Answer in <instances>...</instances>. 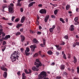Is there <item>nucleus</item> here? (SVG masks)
Returning a JSON list of instances; mask_svg holds the SVG:
<instances>
[{
    "label": "nucleus",
    "instance_id": "1",
    "mask_svg": "<svg viewBox=\"0 0 79 79\" xmlns=\"http://www.w3.org/2000/svg\"><path fill=\"white\" fill-rule=\"evenodd\" d=\"M20 55L19 52L18 51H15L12 54L10 57V59L12 62L16 61V60H18V58H19V55Z\"/></svg>",
    "mask_w": 79,
    "mask_h": 79
},
{
    "label": "nucleus",
    "instance_id": "2",
    "mask_svg": "<svg viewBox=\"0 0 79 79\" xmlns=\"http://www.w3.org/2000/svg\"><path fill=\"white\" fill-rule=\"evenodd\" d=\"M47 76L48 75L47 74V72L43 71L38 75L37 79H42L43 78L47 77Z\"/></svg>",
    "mask_w": 79,
    "mask_h": 79
},
{
    "label": "nucleus",
    "instance_id": "3",
    "mask_svg": "<svg viewBox=\"0 0 79 79\" xmlns=\"http://www.w3.org/2000/svg\"><path fill=\"white\" fill-rule=\"evenodd\" d=\"M10 6H9V11L10 13H14V10H13V7L14 6V4L13 3H10Z\"/></svg>",
    "mask_w": 79,
    "mask_h": 79
},
{
    "label": "nucleus",
    "instance_id": "4",
    "mask_svg": "<svg viewBox=\"0 0 79 79\" xmlns=\"http://www.w3.org/2000/svg\"><path fill=\"white\" fill-rule=\"evenodd\" d=\"M36 62H35V65H36V67L37 68H39V66H42V64L40 63V60H39V59H37L36 60Z\"/></svg>",
    "mask_w": 79,
    "mask_h": 79
},
{
    "label": "nucleus",
    "instance_id": "5",
    "mask_svg": "<svg viewBox=\"0 0 79 79\" xmlns=\"http://www.w3.org/2000/svg\"><path fill=\"white\" fill-rule=\"evenodd\" d=\"M40 12L41 14H46L47 10L45 9H41L40 11Z\"/></svg>",
    "mask_w": 79,
    "mask_h": 79
},
{
    "label": "nucleus",
    "instance_id": "6",
    "mask_svg": "<svg viewBox=\"0 0 79 79\" xmlns=\"http://www.w3.org/2000/svg\"><path fill=\"white\" fill-rule=\"evenodd\" d=\"M10 37H11V36H10V35H8L5 36L4 39L5 40H8V39H10Z\"/></svg>",
    "mask_w": 79,
    "mask_h": 79
},
{
    "label": "nucleus",
    "instance_id": "7",
    "mask_svg": "<svg viewBox=\"0 0 79 79\" xmlns=\"http://www.w3.org/2000/svg\"><path fill=\"white\" fill-rule=\"evenodd\" d=\"M20 37L21 42H24V40H25V37L24 36L21 35H20Z\"/></svg>",
    "mask_w": 79,
    "mask_h": 79
},
{
    "label": "nucleus",
    "instance_id": "8",
    "mask_svg": "<svg viewBox=\"0 0 79 79\" xmlns=\"http://www.w3.org/2000/svg\"><path fill=\"white\" fill-rule=\"evenodd\" d=\"M49 18V15H48L46 16L44 19V22L45 23H47V21H48V19Z\"/></svg>",
    "mask_w": 79,
    "mask_h": 79
},
{
    "label": "nucleus",
    "instance_id": "9",
    "mask_svg": "<svg viewBox=\"0 0 79 79\" xmlns=\"http://www.w3.org/2000/svg\"><path fill=\"white\" fill-rule=\"evenodd\" d=\"M32 69L33 71H39V69L37 68L35 66L33 67L32 68Z\"/></svg>",
    "mask_w": 79,
    "mask_h": 79
},
{
    "label": "nucleus",
    "instance_id": "10",
    "mask_svg": "<svg viewBox=\"0 0 79 79\" xmlns=\"http://www.w3.org/2000/svg\"><path fill=\"white\" fill-rule=\"evenodd\" d=\"M25 17L24 16H23L22 17L21 19V22L22 23H23L24 22V20H25Z\"/></svg>",
    "mask_w": 79,
    "mask_h": 79
},
{
    "label": "nucleus",
    "instance_id": "11",
    "mask_svg": "<svg viewBox=\"0 0 79 79\" xmlns=\"http://www.w3.org/2000/svg\"><path fill=\"white\" fill-rule=\"evenodd\" d=\"M35 2H33L31 3L28 5V7H31V6H32V5H33L34 4H35Z\"/></svg>",
    "mask_w": 79,
    "mask_h": 79
},
{
    "label": "nucleus",
    "instance_id": "12",
    "mask_svg": "<svg viewBox=\"0 0 79 79\" xmlns=\"http://www.w3.org/2000/svg\"><path fill=\"white\" fill-rule=\"evenodd\" d=\"M43 42L44 44H41L40 45L41 47H44V45H45V40H43Z\"/></svg>",
    "mask_w": 79,
    "mask_h": 79
},
{
    "label": "nucleus",
    "instance_id": "13",
    "mask_svg": "<svg viewBox=\"0 0 79 79\" xmlns=\"http://www.w3.org/2000/svg\"><path fill=\"white\" fill-rule=\"evenodd\" d=\"M33 43H35V44H36L37 43H39V41H38V40H37L35 38L33 39Z\"/></svg>",
    "mask_w": 79,
    "mask_h": 79
},
{
    "label": "nucleus",
    "instance_id": "14",
    "mask_svg": "<svg viewBox=\"0 0 79 79\" xmlns=\"http://www.w3.org/2000/svg\"><path fill=\"white\" fill-rule=\"evenodd\" d=\"M60 68L61 70H64V69L65 67L64 66V65H60Z\"/></svg>",
    "mask_w": 79,
    "mask_h": 79
},
{
    "label": "nucleus",
    "instance_id": "15",
    "mask_svg": "<svg viewBox=\"0 0 79 79\" xmlns=\"http://www.w3.org/2000/svg\"><path fill=\"white\" fill-rule=\"evenodd\" d=\"M4 74H3V76L4 78H6V77H7V73L6 72H4Z\"/></svg>",
    "mask_w": 79,
    "mask_h": 79
},
{
    "label": "nucleus",
    "instance_id": "16",
    "mask_svg": "<svg viewBox=\"0 0 79 79\" xmlns=\"http://www.w3.org/2000/svg\"><path fill=\"white\" fill-rule=\"evenodd\" d=\"M22 79H26V77L25 76V73H23L22 74Z\"/></svg>",
    "mask_w": 79,
    "mask_h": 79
},
{
    "label": "nucleus",
    "instance_id": "17",
    "mask_svg": "<svg viewBox=\"0 0 79 79\" xmlns=\"http://www.w3.org/2000/svg\"><path fill=\"white\" fill-rule=\"evenodd\" d=\"M30 48H36V45L35 44L31 45L30 46Z\"/></svg>",
    "mask_w": 79,
    "mask_h": 79
},
{
    "label": "nucleus",
    "instance_id": "18",
    "mask_svg": "<svg viewBox=\"0 0 79 79\" xmlns=\"http://www.w3.org/2000/svg\"><path fill=\"white\" fill-rule=\"evenodd\" d=\"M1 68L2 70L3 71H7V69L4 67H2Z\"/></svg>",
    "mask_w": 79,
    "mask_h": 79
},
{
    "label": "nucleus",
    "instance_id": "19",
    "mask_svg": "<svg viewBox=\"0 0 79 79\" xmlns=\"http://www.w3.org/2000/svg\"><path fill=\"white\" fill-rule=\"evenodd\" d=\"M47 53L49 55H52V54H53V52H52L51 51H48Z\"/></svg>",
    "mask_w": 79,
    "mask_h": 79
},
{
    "label": "nucleus",
    "instance_id": "20",
    "mask_svg": "<svg viewBox=\"0 0 79 79\" xmlns=\"http://www.w3.org/2000/svg\"><path fill=\"white\" fill-rule=\"evenodd\" d=\"M73 59H74L73 62L74 63H76V62H77V59L76 58V57L74 56L73 57Z\"/></svg>",
    "mask_w": 79,
    "mask_h": 79
},
{
    "label": "nucleus",
    "instance_id": "21",
    "mask_svg": "<svg viewBox=\"0 0 79 79\" xmlns=\"http://www.w3.org/2000/svg\"><path fill=\"white\" fill-rule=\"evenodd\" d=\"M22 25H23V24H22L21 23L20 24H18L16 26L17 28H19V27L22 26Z\"/></svg>",
    "mask_w": 79,
    "mask_h": 79
},
{
    "label": "nucleus",
    "instance_id": "22",
    "mask_svg": "<svg viewBox=\"0 0 79 79\" xmlns=\"http://www.w3.org/2000/svg\"><path fill=\"white\" fill-rule=\"evenodd\" d=\"M30 51V49L28 47L26 48V50L25 51V52H29Z\"/></svg>",
    "mask_w": 79,
    "mask_h": 79
},
{
    "label": "nucleus",
    "instance_id": "23",
    "mask_svg": "<svg viewBox=\"0 0 79 79\" xmlns=\"http://www.w3.org/2000/svg\"><path fill=\"white\" fill-rule=\"evenodd\" d=\"M70 8V6L69 5H67L66 6V10H68Z\"/></svg>",
    "mask_w": 79,
    "mask_h": 79
},
{
    "label": "nucleus",
    "instance_id": "24",
    "mask_svg": "<svg viewBox=\"0 0 79 79\" xmlns=\"http://www.w3.org/2000/svg\"><path fill=\"white\" fill-rule=\"evenodd\" d=\"M60 21H61L62 23H65V22H64V21L63 20V18H60Z\"/></svg>",
    "mask_w": 79,
    "mask_h": 79
},
{
    "label": "nucleus",
    "instance_id": "25",
    "mask_svg": "<svg viewBox=\"0 0 79 79\" xmlns=\"http://www.w3.org/2000/svg\"><path fill=\"white\" fill-rule=\"evenodd\" d=\"M25 53L26 54V56H29L30 54V53H28V52H26V51L25 52Z\"/></svg>",
    "mask_w": 79,
    "mask_h": 79
},
{
    "label": "nucleus",
    "instance_id": "26",
    "mask_svg": "<svg viewBox=\"0 0 79 79\" xmlns=\"http://www.w3.org/2000/svg\"><path fill=\"white\" fill-rule=\"evenodd\" d=\"M38 56V53H36L34 54L33 56V57L34 58H35V57H37Z\"/></svg>",
    "mask_w": 79,
    "mask_h": 79
},
{
    "label": "nucleus",
    "instance_id": "27",
    "mask_svg": "<svg viewBox=\"0 0 79 79\" xmlns=\"http://www.w3.org/2000/svg\"><path fill=\"white\" fill-rule=\"evenodd\" d=\"M54 30V29H53L52 28H49V31L50 32H53Z\"/></svg>",
    "mask_w": 79,
    "mask_h": 79
},
{
    "label": "nucleus",
    "instance_id": "28",
    "mask_svg": "<svg viewBox=\"0 0 79 79\" xmlns=\"http://www.w3.org/2000/svg\"><path fill=\"white\" fill-rule=\"evenodd\" d=\"M57 13H58V10H57V9H56L54 11V15H56V14H57Z\"/></svg>",
    "mask_w": 79,
    "mask_h": 79
},
{
    "label": "nucleus",
    "instance_id": "29",
    "mask_svg": "<svg viewBox=\"0 0 79 79\" xmlns=\"http://www.w3.org/2000/svg\"><path fill=\"white\" fill-rule=\"evenodd\" d=\"M7 7V5L6 4H5L4 5L2 6V9L4 10L5 8H6Z\"/></svg>",
    "mask_w": 79,
    "mask_h": 79
},
{
    "label": "nucleus",
    "instance_id": "30",
    "mask_svg": "<svg viewBox=\"0 0 79 79\" xmlns=\"http://www.w3.org/2000/svg\"><path fill=\"white\" fill-rule=\"evenodd\" d=\"M77 74H79V67H77Z\"/></svg>",
    "mask_w": 79,
    "mask_h": 79
},
{
    "label": "nucleus",
    "instance_id": "31",
    "mask_svg": "<svg viewBox=\"0 0 79 79\" xmlns=\"http://www.w3.org/2000/svg\"><path fill=\"white\" fill-rule=\"evenodd\" d=\"M1 34L2 35V37H5V35H6V34L3 32H2Z\"/></svg>",
    "mask_w": 79,
    "mask_h": 79
},
{
    "label": "nucleus",
    "instance_id": "32",
    "mask_svg": "<svg viewBox=\"0 0 79 79\" xmlns=\"http://www.w3.org/2000/svg\"><path fill=\"white\" fill-rule=\"evenodd\" d=\"M25 72V73L26 74H29V72H28V71H27V69H25L24 70Z\"/></svg>",
    "mask_w": 79,
    "mask_h": 79
},
{
    "label": "nucleus",
    "instance_id": "33",
    "mask_svg": "<svg viewBox=\"0 0 79 79\" xmlns=\"http://www.w3.org/2000/svg\"><path fill=\"white\" fill-rule=\"evenodd\" d=\"M20 50L22 53H23L24 52V48H22L20 49Z\"/></svg>",
    "mask_w": 79,
    "mask_h": 79
},
{
    "label": "nucleus",
    "instance_id": "34",
    "mask_svg": "<svg viewBox=\"0 0 79 79\" xmlns=\"http://www.w3.org/2000/svg\"><path fill=\"white\" fill-rule=\"evenodd\" d=\"M69 30L70 31H73L74 30V27L70 28Z\"/></svg>",
    "mask_w": 79,
    "mask_h": 79
},
{
    "label": "nucleus",
    "instance_id": "35",
    "mask_svg": "<svg viewBox=\"0 0 79 79\" xmlns=\"http://www.w3.org/2000/svg\"><path fill=\"white\" fill-rule=\"evenodd\" d=\"M19 20H20L19 18H18L15 19V22H18V21H19Z\"/></svg>",
    "mask_w": 79,
    "mask_h": 79
},
{
    "label": "nucleus",
    "instance_id": "36",
    "mask_svg": "<svg viewBox=\"0 0 79 79\" xmlns=\"http://www.w3.org/2000/svg\"><path fill=\"white\" fill-rule=\"evenodd\" d=\"M64 39H65L68 40V36L67 35H65V36H64Z\"/></svg>",
    "mask_w": 79,
    "mask_h": 79
},
{
    "label": "nucleus",
    "instance_id": "37",
    "mask_svg": "<svg viewBox=\"0 0 79 79\" xmlns=\"http://www.w3.org/2000/svg\"><path fill=\"white\" fill-rule=\"evenodd\" d=\"M2 44L3 45H6V41H3L2 43Z\"/></svg>",
    "mask_w": 79,
    "mask_h": 79
},
{
    "label": "nucleus",
    "instance_id": "38",
    "mask_svg": "<svg viewBox=\"0 0 79 79\" xmlns=\"http://www.w3.org/2000/svg\"><path fill=\"white\" fill-rule=\"evenodd\" d=\"M28 74H31L32 73V70L30 69H28Z\"/></svg>",
    "mask_w": 79,
    "mask_h": 79
},
{
    "label": "nucleus",
    "instance_id": "39",
    "mask_svg": "<svg viewBox=\"0 0 79 79\" xmlns=\"http://www.w3.org/2000/svg\"><path fill=\"white\" fill-rule=\"evenodd\" d=\"M17 6H21V4L20 3V2H18L17 4Z\"/></svg>",
    "mask_w": 79,
    "mask_h": 79
},
{
    "label": "nucleus",
    "instance_id": "40",
    "mask_svg": "<svg viewBox=\"0 0 79 79\" xmlns=\"http://www.w3.org/2000/svg\"><path fill=\"white\" fill-rule=\"evenodd\" d=\"M20 34H21V32H18L16 33V35H20Z\"/></svg>",
    "mask_w": 79,
    "mask_h": 79
},
{
    "label": "nucleus",
    "instance_id": "41",
    "mask_svg": "<svg viewBox=\"0 0 79 79\" xmlns=\"http://www.w3.org/2000/svg\"><path fill=\"white\" fill-rule=\"evenodd\" d=\"M2 32H3V29H0V35H1V34H2Z\"/></svg>",
    "mask_w": 79,
    "mask_h": 79
},
{
    "label": "nucleus",
    "instance_id": "42",
    "mask_svg": "<svg viewBox=\"0 0 79 79\" xmlns=\"http://www.w3.org/2000/svg\"><path fill=\"white\" fill-rule=\"evenodd\" d=\"M15 18H16V17H12V19H11V21H14V20L15 19Z\"/></svg>",
    "mask_w": 79,
    "mask_h": 79
},
{
    "label": "nucleus",
    "instance_id": "43",
    "mask_svg": "<svg viewBox=\"0 0 79 79\" xmlns=\"http://www.w3.org/2000/svg\"><path fill=\"white\" fill-rule=\"evenodd\" d=\"M79 24V22L77 21H75L74 23V24L75 25H77Z\"/></svg>",
    "mask_w": 79,
    "mask_h": 79
},
{
    "label": "nucleus",
    "instance_id": "44",
    "mask_svg": "<svg viewBox=\"0 0 79 79\" xmlns=\"http://www.w3.org/2000/svg\"><path fill=\"white\" fill-rule=\"evenodd\" d=\"M61 48H62V47H59V48H57V49L58 50H61Z\"/></svg>",
    "mask_w": 79,
    "mask_h": 79
},
{
    "label": "nucleus",
    "instance_id": "45",
    "mask_svg": "<svg viewBox=\"0 0 79 79\" xmlns=\"http://www.w3.org/2000/svg\"><path fill=\"white\" fill-rule=\"evenodd\" d=\"M17 74L18 76H20L21 75V72L20 71H19L18 72V73H17Z\"/></svg>",
    "mask_w": 79,
    "mask_h": 79
},
{
    "label": "nucleus",
    "instance_id": "46",
    "mask_svg": "<svg viewBox=\"0 0 79 79\" xmlns=\"http://www.w3.org/2000/svg\"><path fill=\"white\" fill-rule=\"evenodd\" d=\"M7 24L9 25V26H12V25H13V23H7Z\"/></svg>",
    "mask_w": 79,
    "mask_h": 79
},
{
    "label": "nucleus",
    "instance_id": "47",
    "mask_svg": "<svg viewBox=\"0 0 79 79\" xmlns=\"http://www.w3.org/2000/svg\"><path fill=\"white\" fill-rule=\"evenodd\" d=\"M77 20H78V18L76 17L74 19V21H77Z\"/></svg>",
    "mask_w": 79,
    "mask_h": 79
},
{
    "label": "nucleus",
    "instance_id": "48",
    "mask_svg": "<svg viewBox=\"0 0 79 79\" xmlns=\"http://www.w3.org/2000/svg\"><path fill=\"white\" fill-rule=\"evenodd\" d=\"M55 27H56V26L55 25H53L52 26V28L53 29H54L55 28Z\"/></svg>",
    "mask_w": 79,
    "mask_h": 79
},
{
    "label": "nucleus",
    "instance_id": "49",
    "mask_svg": "<svg viewBox=\"0 0 79 79\" xmlns=\"http://www.w3.org/2000/svg\"><path fill=\"white\" fill-rule=\"evenodd\" d=\"M61 77L60 76H57L56 77V79H61Z\"/></svg>",
    "mask_w": 79,
    "mask_h": 79
},
{
    "label": "nucleus",
    "instance_id": "50",
    "mask_svg": "<svg viewBox=\"0 0 79 79\" xmlns=\"http://www.w3.org/2000/svg\"><path fill=\"white\" fill-rule=\"evenodd\" d=\"M37 34L38 35H40V34H42V32L40 31H38L37 32Z\"/></svg>",
    "mask_w": 79,
    "mask_h": 79
},
{
    "label": "nucleus",
    "instance_id": "51",
    "mask_svg": "<svg viewBox=\"0 0 79 79\" xmlns=\"http://www.w3.org/2000/svg\"><path fill=\"white\" fill-rule=\"evenodd\" d=\"M56 55H57V56H58V55H60V53H59V52H56Z\"/></svg>",
    "mask_w": 79,
    "mask_h": 79
},
{
    "label": "nucleus",
    "instance_id": "52",
    "mask_svg": "<svg viewBox=\"0 0 79 79\" xmlns=\"http://www.w3.org/2000/svg\"><path fill=\"white\" fill-rule=\"evenodd\" d=\"M39 7H42V4H40L38 5Z\"/></svg>",
    "mask_w": 79,
    "mask_h": 79
},
{
    "label": "nucleus",
    "instance_id": "53",
    "mask_svg": "<svg viewBox=\"0 0 79 79\" xmlns=\"http://www.w3.org/2000/svg\"><path fill=\"white\" fill-rule=\"evenodd\" d=\"M63 58H64V59H66V55L65 54H64L63 55Z\"/></svg>",
    "mask_w": 79,
    "mask_h": 79
},
{
    "label": "nucleus",
    "instance_id": "54",
    "mask_svg": "<svg viewBox=\"0 0 79 79\" xmlns=\"http://www.w3.org/2000/svg\"><path fill=\"white\" fill-rule=\"evenodd\" d=\"M5 49H6V47H4V48L2 49V52H4V51L5 50Z\"/></svg>",
    "mask_w": 79,
    "mask_h": 79
},
{
    "label": "nucleus",
    "instance_id": "55",
    "mask_svg": "<svg viewBox=\"0 0 79 79\" xmlns=\"http://www.w3.org/2000/svg\"><path fill=\"white\" fill-rule=\"evenodd\" d=\"M51 17L52 18H55V16L54 15H51Z\"/></svg>",
    "mask_w": 79,
    "mask_h": 79
},
{
    "label": "nucleus",
    "instance_id": "56",
    "mask_svg": "<svg viewBox=\"0 0 79 79\" xmlns=\"http://www.w3.org/2000/svg\"><path fill=\"white\" fill-rule=\"evenodd\" d=\"M30 32H31V33H32L33 34H35V32H33V31H32L30 30Z\"/></svg>",
    "mask_w": 79,
    "mask_h": 79
},
{
    "label": "nucleus",
    "instance_id": "57",
    "mask_svg": "<svg viewBox=\"0 0 79 79\" xmlns=\"http://www.w3.org/2000/svg\"><path fill=\"white\" fill-rule=\"evenodd\" d=\"M65 43H64V42H63L61 44H60V45H64Z\"/></svg>",
    "mask_w": 79,
    "mask_h": 79
},
{
    "label": "nucleus",
    "instance_id": "58",
    "mask_svg": "<svg viewBox=\"0 0 79 79\" xmlns=\"http://www.w3.org/2000/svg\"><path fill=\"white\" fill-rule=\"evenodd\" d=\"M55 63L54 62H53L51 64V66H54V65H55Z\"/></svg>",
    "mask_w": 79,
    "mask_h": 79
},
{
    "label": "nucleus",
    "instance_id": "59",
    "mask_svg": "<svg viewBox=\"0 0 79 79\" xmlns=\"http://www.w3.org/2000/svg\"><path fill=\"white\" fill-rule=\"evenodd\" d=\"M72 73H74V69H72Z\"/></svg>",
    "mask_w": 79,
    "mask_h": 79
},
{
    "label": "nucleus",
    "instance_id": "60",
    "mask_svg": "<svg viewBox=\"0 0 79 79\" xmlns=\"http://www.w3.org/2000/svg\"><path fill=\"white\" fill-rule=\"evenodd\" d=\"M76 43H74L73 44V47H76Z\"/></svg>",
    "mask_w": 79,
    "mask_h": 79
},
{
    "label": "nucleus",
    "instance_id": "61",
    "mask_svg": "<svg viewBox=\"0 0 79 79\" xmlns=\"http://www.w3.org/2000/svg\"><path fill=\"white\" fill-rule=\"evenodd\" d=\"M63 74H64V75H66V74H67V73H66V72H64Z\"/></svg>",
    "mask_w": 79,
    "mask_h": 79
},
{
    "label": "nucleus",
    "instance_id": "62",
    "mask_svg": "<svg viewBox=\"0 0 79 79\" xmlns=\"http://www.w3.org/2000/svg\"><path fill=\"white\" fill-rule=\"evenodd\" d=\"M57 29L58 31H60V27H57Z\"/></svg>",
    "mask_w": 79,
    "mask_h": 79
},
{
    "label": "nucleus",
    "instance_id": "63",
    "mask_svg": "<svg viewBox=\"0 0 79 79\" xmlns=\"http://www.w3.org/2000/svg\"><path fill=\"white\" fill-rule=\"evenodd\" d=\"M55 47H56V48H58L60 46L59 45H55Z\"/></svg>",
    "mask_w": 79,
    "mask_h": 79
},
{
    "label": "nucleus",
    "instance_id": "64",
    "mask_svg": "<svg viewBox=\"0 0 79 79\" xmlns=\"http://www.w3.org/2000/svg\"><path fill=\"white\" fill-rule=\"evenodd\" d=\"M44 78V79H49V78L48 77H43Z\"/></svg>",
    "mask_w": 79,
    "mask_h": 79
}]
</instances>
